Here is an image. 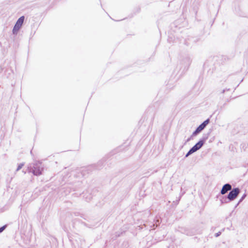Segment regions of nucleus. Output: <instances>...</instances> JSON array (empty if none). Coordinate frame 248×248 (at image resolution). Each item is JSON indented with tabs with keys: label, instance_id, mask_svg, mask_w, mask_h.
I'll list each match as a JSON object with an SVG mask.
<instances>
[{
	"label": "nucleus",
	"instance_id": "1",
	"mask_svg": "<svg viewBox=\"0 0 248 248\" xmlns=\"http://www.w3.org/2000/svg\"><path fill=\"white\" fill-rule=\"evenodd\" d=\"M43 169V166L41 162L39 161H36L33 163H31L28 165V172H32L36 176L41 175Z\"/></svg>",
	"mask_w": 248,
	"mask_h": 248
},
{
	"label": "nucleus",
	"instance_id": "2",
	"mask_svg": "<svg viewBox=\"0 0 248 248\" xmlns=\"http://www.w3.org/2000/svg\"><path fill=\"white\" fill-rule=\"evenodd\" d=\"M208 137L205 136L201 139L195 145H194L186 155L185 157H187L193 153L196 152L200 149L204 144L205 141L207 139Z\"/></svg>",
	"mask_w": 248,
	"mask_h": 248
},
{
	"label": "nucleus",
	"instance_id": "3",
	"mask_svg": "<svg viewBox=\"0 0 248 248\" xmlns=\"http://www.w3.org/2000/svg\"><path fill=\"white\" fill-rule=\"evenodd\" d=\"M24 18V16H22L18 19L12 31L14 34H17L23 23Z\"/></svg>",
	"mask_w": 248,
	"mask_h": 248
},
{
	"label": "nucleus",
	"instance_id": "4",
	"mask_svg": "<svg viewBox=\"0 0 248 248\" xmlns=\"http://www.w3.org/2000/svg\"><path fill=\"white\" fill-rule=\"evenodd\" d=\"M209 119H207L202 123L193 132L192 136H196L199 134L202 130H203L206 125L209 123Z\"/></svg>",
	"mask_w": 248,
	"mask_h": 248
},
{
	"label": "nucleus",
	"instance_id": "5",
	"mask_svg": "<svg viewBox=\"0 0 248 248\" xmlns=\"http://www.w3.org/2000/svg\"><path fill=\"white\" fill-rule=\"evenodd\" d=\"M240 191L239 188H235L231 190L227 196V198L230 201L235 200L239 195Z\"/></svg>",
	"mask_w": 248,
	"mask_h": 248
},
{
	"label": "nucleus",
	"instance_id": "6",
	"mask_svg": "<svg viewBox=\"0 0 248 248\" xmlns=\"http://www.w3.org/2000/svg\"><path fill=\"white\" fill-rule=\"evenodd\" d=\"M232 190V186L230 184H225L220 191V193L222 195H224L226 194L228 191H231Z\"/></svg>",
	"mask_w": 248,
	"mask_h": 248
},
{
	"label": "nucleus",
	"instance_id": "7",
	"mask_svg": "<svg viewBox=\"0 0 248 248\" xmlns=\"http://www.w3.org/2000/svg\"><path fill=\"white\" fill-rule=\"evenodd\" d=\"M246 196V194L243 195V196L241 197V198L240 199V200H239V202H238V203L236 205L235 207H237V206L238 205V204H239L241 202H242L243 201V200L245 198Z\"/></svg>",
	"mask_w": 248,
	"mask_h": 248
},
{
	"label": "nucleus",
	"instance_id": "8",
	"mask_svg": "<svg viewBox=\"0 0 248 248\" xmlns=\"http://www.w3.org/2000/svg\"><path fill=\"white\" fill-rule=\"evenodd\" d=\"M24 165V163H21L19 165H18L16 171H17L19 170L23 167Z\"/></svg>",
	"mask_w": 248,
	"mask_h": 248
},
{
	"label": "nucleus",
	"instance_id": "9",
	"mask_svg": "<svg viewBox=\"0 0 248 248\" xmlns=\"http://www.w3.org/2000/svg\"><path fill=\"white\" fill-rule=\"evenodd\" d=\"M6 226H3L0 228V233L2 232L5 229Z\"/></svg>",
	"mask_w": 248,
	"mask_h": 248
},
{
	"label": "nucleus",
	"instance_id": "10",
	"mask_svg": "<svg viewBox=\"0 0 248 248\" xmlns=\"http://www.w3.org/2000/svg\"><path fill=\"white\" fill-rule=\"evenodd\" d=\"M221 232H218L215 234V236L216 237L219 236L221 234Z\"/></svg>",
	"mask_w": 248,
	"mask_h": 248
},
{
	"label": "nucleus",
	"instance_id": "11",
	"mask_svg": "<svg viewBox=\"0 0 248 248\" xmlns=\"http://www.w3.org/2000/svg\"><path fill=\"white\" fill-rule=\"evenodd\" d=\"M192 137H193V136H192V135H191V137H190L189 138H188V139L186 140V141H187V142L191 140V138H192Z\"/></svg>",
	"mask_w": 248,
	"mask_h": 248
},
{
	"label": "nucleus",
	"instance_id": "12",
	"mask_svg": "<svg viewBox=\"0 0 248 248\" xmlns=\"http://www.w3.org/2000/svg\"><path fill=\"white\" fill-rule=\"evenodd\" d=\"M225 91H226V90H223L221 91V93H224V92H225Z\"/></svg>",
	"mask_w": 248,
	"mask_h": 248
}]
</instances>
